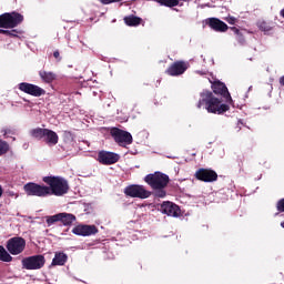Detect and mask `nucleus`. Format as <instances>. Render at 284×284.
<instances>
[{
  "mask_svg": "<svg viewBox=\"0 0 284 284\" xmlns=\"http://www.w3.org/2000/svg\"><path fill=\"white\" fill-rule=\"evenodd\" d=\"M202 105H204L205 110L210 114H223L230 110V105L221 103V100L214 98L210 91H204L201 93V99L197 103L199 110H201Z\"/></svg>",
  "mask_w": 284,
  "mask_h": 284,
  "instance_id": "nucleus-1",
  "label": "nucleus"
},
{
  "mask_svg": "<svg viewBox=\"0 0 284 284\" xmlns=\"http://www.w3.org/2000/svg\"><path fill=\"white\" fill-rule=\"evenodd\" d=\"M43 182L49 185V196H63V194H68V190H70V186L68 185V181L63 178L59 176H45L43 178Z\"/></svg>",
  "mask_w": 284,
  "mask_h": 284,
  "instance_id": "nucleus-2",
  "label": "nucleus"
},
{
  "mask_svg": "<svg viewBox=\"0 0 284 284\" xmlns=\"http://www.w3.org/2000/svg\"><path fill=\"white\" fill-rule=\"evenodd\" d=\"M145 183L152 187V190H164L170 183V176L161 172L149 174L144 178Z\"/></svg>",
  "mask_w": 284,
  "mask_h": 284,
  "instance_id": "nucleus-3",
  "label": "nucleus"
},
{
  "mask_svg": "<svg viewBox=\"0 0 284 284\" xmlns=\"http://www.w3.org/2000/svg\"><path fill=\"white\" fill-rule=\"evenodd\" d=\"M23 23V16L18 12L3 13L0 16V28H17Z\"/></svg>",
  "mask_w": 284,
  "mask_h": 284,
  "instance_id": "nucleus-4",
  "label": "nucleus"
},
{
  "mask_svg": "<svg viewBox=\"0 0 284 284\" xmlns=\"http://www.w3.org/2000/svg\"><path fill=\"white\" fill-rule=\"evenodd\" d=\"M24 192L28 194V196H50L49 186L39 185L32 182L24 185Z\"/></svg>",
  "mask_w": 284,
  "mask_h": 284,
  "instance_id": "nucleus-5",
  "label": "nucleus"
},
{
  "mask_svg": "<svg viewBox=\"0 0 284 284\" xmlns=\"http://www.w3.org/2000/svg\"><path fill=\"white\" fill-rule=\"evenodd\" d=\"M124 194H126V196H131L132 199H150L152 193L145 190V186L143 185L133 184L125 187Z\"/></svg>",
  "mask_w": 284,
  "mask_h": 284,
  "instance_id": "nucleus-6",
  "label": "nucleus"
},
{
  "mask_svg": "<svg viewBox=\"0 0 284 284\" xmlns=\"http://www.w3.org/2000/svg\"><path fill=\"white\" fill-rule=\"evenodd\" d=\"M45 265L43 255H32L22 260L23 270H41Z\"/></svg>",
  "mask_w": 284,
  "mask_h": 284,
  "instance_id": "nucleus-7",
  "label": "nucleus"
},
{
  "mask_svg": "<svg viewBox=\"0 0 284 284\" xmlns=\"http://www.w3.org/2000/svg\"><path fill=\"white\" fill-rule=\"evenodd\" d=\"M7 250L12 256H18V254H22L23 250H26V240L23 237H11L7 242Z\"/></svg>",
  "mask_w": 284,
  "mask_h": 284,
  "instance_id": "nucleus-8",
  "label": "nucleus"
},
{
  "mask_svg": "<svg viewBox=\"0 0 284 284\" xmlns=\"http://www.w3.org/2000/svg\"><path fill=\"white\" fill-rule=\"evenodd\" d=\"M111 135L113 136L115 143L120 144L122 148H125V145H131L132 143V134L121 129H112Z\"/></svg>",
  "mask_w": 284,
  "mask_h": 284,
  "instance_id": "nucleus-9",
  "label": "nucleus"
},
{
  "mask_svg": "<svg viewBox=\"0 0 284 284\" xmlns=\"http://www.w3.org/2000/svg\"><path fill=\"white\" fill-rule=\"evenodd\" d=\"M19 90L26 94H30L31 97H43V94H45V90H43L41 87L28 82L20 83Z\"/></svg>",
  "mask_w": 284,
  "mask_h": 284,
  "instance_id": "nucleus-10",
  "label": "nucleus"
},
{
  "mask_svg": "<svg viewBox=\"0 0 284 284\" xmlns=\"http://www.w3.org/2000/svg\"><path fill=\"white\" fill-rule=\"evenodd\" d=\"M72 233L77 236H92L99 234V229L95 225L80 224L73 227Z\"/></svg>",
  "mask_w": 284,
  "mask_h": 284,
  "instance_id": "nucleus-11",
  "label": "nucleus"
},
{
  "mask_svg": "<svg viewBox=\"0 0 284 284\" xmlns=\"http://www.w3.org/2000/svg\"><path fill=\"white\" fill-rule=\"evenodd\" d=\"M119 159H121L119 154L108 151H101L98 154V161L102 163V165H113V163H118Z\"/></svg>",
  "mask_w": 284,
  "mask_h": 284,
  "instance_id": "nucleus-12",
  "label": "nucleus"
},
{
  "mask_svg": "<svg viewBox=\"0 0 284 284\" xmlns=\"http://www.w3.org/2000/svg\"><path fill=\"white\" fill-rule=\"evenodd\" d=\"M195 178L199 181H204V183H212V181H216V179H219V175L213 170L200 169L196 171Z\"/></svg>",
  "mask_w": 284,
  "mask_h": 284,
  "instance_id": "nucleus-13",
  "label": "nucleus"
},
{
  "mask_svg": "<svg viewBox=\"0 0 284 284\" xmlns=\"http://www.w3.org/2000/svg\"><path fill=\"white\" fill-rule=\"evenodd\" d=\"M160 211L162 214H166V216H180L181 215V209L179 205L172 203V202H163L161 204Z\"/></svg>",
  "mask_w": 284,
  "mask_h": 284,
  "instance_id": "nucleus-14",
  "label": "nucleus"
},
{
  "mask_svg": "<svg viewBox=\"0 0 284 284\" xmlns=\"http://www.w3.org/2000/svg\"><path fill=\"white\" fill-rule=\"evenodd\" d=\"M185 70H187V62L178 61V62H174L166 70V73L170 74V77H180V74H183Z\"/></svg>",
  "mask_w": 284,
  "mask_h": 284,
  "instance_id": "nucleus-15",
  "label": "nucleus"
},
{
  "mask_svg": "<svg viewBox=\"0 0 284 284\" xmlns=\"http://www.w3.org/2000/svg\"><path fill=\"white\" fill-rule=\"evenodd\" d=\"M213 92L215 94H221V97H224L226 99V102L230 103L232 101V95H230V91H227V87H225L222 82H214L212 84Z\"/></svg>",
  "mask_w": 284,
  "mask_h": 284,
  "instance_id": "nucleus-16",
  "label": "nucleus"
},
{
  "mask_svg": "<svg viewBox=\"0 0 284 284\" xmlns=\"http://www.w3.org/2000/svg\"><path fill=\"white\" fill-rule=\"evenodd\" d=\"M206 23L210 26V28H212V30H215V32H226L227 30L225 22L216 18H210L206 20Z\"/></svg>",
  "mask_w": 284,
  "mask_h": 284,
  "instance_id": "nucleus-17",
  "label": "nucleus"
},
{
  "mask_svg": "<svg viewBox=\"0 0 284 284\" xmlns=\"http://www.w3.org/2000/svg\"><path fill=\"white\" fill-rule=\"evenodd\" d=\"M43 140L47 145H57L59 143V135L57 132L45 129Z\"/></svg>",
  "mask_w": 284,
  "mask_h": 284,
  "instance_id": "nucleus-18",
  "label": "nucleus"
},
{
  "mask_svg": "<svg viewBox=\"0 0 284 284\" xmlns=\"http://www.w3.org/2000/svg\"><path fill=\"white\" fill-rule=\"evenodd\" d=\"M65 263H68V255L65 253L62 252H58L55 253L51 265L52 266H57V265H65Z\"/></svg>",
  "mask_w": 284,
  "mask_h": 284,
  "instance_id": "nucleus-19",
  "label": "nucleus"
},
{
  "mask_svg": "<svg viewBox=\"0 0 284 284\" xmlns=\"http://www.w3.org/2000/svg\"><path fill=\"white\" fill-rule=\"evenodd\" d=\"M77 221V216H74L71 213H60V222L63 223V225H72Z\"/></svg>",
  "mask_w": 284,
  "mask_h": 284,
  "instance_id": "nucleus-20",
  "label": "nucleus"
},
{
  "mask_svg": "<svg viewBox=\"0 0 284 284\" xmlns=\"http://www.w3.org/2000/svg\"><path fill=\"white\" fill-rule=\"evenodd\" d=\"M39 75L42 81H44V83H52V81L57 79V74H54L53 72L40 71Z\"/></svg>",
  "mask_w": 284,
  "mask_h": 284,
  "instance_id": "nucleus-21",
  "label": "nucleus"
},
{
  "mask_svg": "<svg viewBox=\"0 0 284 284\" xmlns=\"http://www.w3.org/2000/svg\"><path fill=\"white\" fill-rule=\"evenodd\" d=\"M124 23H126V26H141V18L130 16L124 18Z\"/></svg>",
  "mask_w": 284,
  "mask_h": 284,
  "instance_id": "nucleus-22",
  "label": "nucleus"
},
{
  "mask_svg": "<svg viewBox=\"0 0 284 284\" xmlns=\"http://www.w3.org/2000/svg\"><path fill=\"white\" fill-rule=\"evenodd\" d=\"M0 261H3V263H10L12 261V256L3 246H0Z\"/></svg>",
  "mask_w": 284,
  "mask_h": 284,
  "instance_id": "nucleus-23",
  "label": "nucleus"
},
{
  "mask_svg": "<svg viewBox=\"0 0 284 284\" xmlns=\"http://www.w3.org/2000/svg\"><path fill=\"white\" fill-rule=\"evenodd\" d=\"M45 130L47 129H41V128H37L31 130V136H33L34 139H43V136L45 135Z\"/></svg>",
  "mask_w": 284,
  "mask_h": 284,
  "instance_id": "nucleus-24",
  "label": "nucleus"
},
{
  "mask_svg": "<svg viewBox=\"0 0 284 284\" xmlns=\"http://www.w3.org/2000/svg\"><path fill=\"white\" fill-rule=\"evenodd\" d=\"M60 213L51 216H47V224L50 227V225H54V223H59L60 220Z\"/></svg>",
  "mask_w": 284,
  "mask_h": 284,
  "instance_id": "nucleus-25",
  "label": "nucleus"
},
{
  "mask_svg": "<svg viewBox=\"0 0 284 284\" xmlns=\"http://www.w3.org/2000/svg\"><path fill=\"white\" fill-rule=\"evenodd\" d=\"M159 3H161V6L174 8L175 6H179V0H159Z\"/></svg>",
  "mask_w": 284,
  "mask_h": 284,
  "instance_id": "nucleus-26",
  "label": "nucleus"
},
{
  "mask_svg": "<svg viewBox=\"0 0 284 284\" xmlns=\"http://www.w3.org/2000/svg\"><path fill=\"white\" fill-rule=\"evenodd\" d=\"M257 26L262 32H270L272 30V26L265 21H260Z\"/></svg>",
  "mask_w": 284,
  "mask_h": 284,
  "instance_id": "nucleus-27",
  "label": "nucleus"
},
{
  "mask_svg": "<svg viewBox=\"0 0 284 284\" xmlns=\"http://www.w3.org/2000/svg\"><path fill=\"white\" fill-rule=\"evenodd\" d=\"M10 146L6 143V141L0 140V156H2V154H6Z\"/></svg>",
  "mask_w": 284,
  "mask_h": 284,
  "instance_id": "nucleus-28",
  "label": "nucleus"
},
{
  "mask_svg": "<svg viewBox=\"0 0 284 284\" xmlns=\"http://www.w3.org/2000/svg\"><path fill=\"white\" fill-rule=\"evenodd\" d=\"M119 1L122 0H100V3H103V6H108L110 3H119Z\"/></svg>",
  "mask_w": 284,
  "mask_h": 284,
  "instance_id": "nucleus-29",
  "label": "nucleus"
},
{
  "mask_svg": "<svg viewBox=\"0 0 284 284\" xmlns=\"http://www.w3.org/2000/svg\"><path fill=\"white\" fill-rule=\"evenodd\" d=\"M0 34H8L9 37H16L14 31L0 29Z\"/></svg>",
  "mask_w": 284,
  "mask_h": 284,
  "instance_id": "nucleus-30",
  "label": "nucleus"
},
{
  "mask_svg": "<svg viewBox=\"0 0 284 284\" xmlns=\"http://www.w3.org/2000/svg\"><path fill=\"white\" fill-rule=\"evenodd\" d=\"M277 210L278 212H284V199L277 202Z\"/></svg>",
  "mask_w": 284,
  "mask_h": 284,
  "instance_id": "nucleus-31",
  "label": "nucleus"
},
{
  "mask_svg": "<svg viewBox=\"0 0 284 284\" xmlns=\"http://www.w3.org/2000/svg\"><path fill=\"white\" fill-rule=\"evenodd\" d=\"M227 23H230L231 26H234V23H236V18L234 17H230L226 19Z\"/></svg>",
  "mask_w": 284,
  "mask_h": 284,
  "instance_id": "nucleus-32",
  "label": "nucleus"
},
{
  "mask_svg": "<svg viewBox=\"0 0 284 284\" xmlns=\"http://www.w3.org/2000/svg\"><path fill=\"white\" fill-rule=\"evenodd\" d=\"M160 192L156 193V196H159L160 199H163L165 196V192L163 191V189H159Z\"/></svg>",
  "mask_w": 284,
  "mask_h": 284,
  "instance_id": "nucleus-33",
  "label": "nucleus"
},
{
  "mask_svg": "<svg viewBox=\"0 0 284 284\" xmlns=\"http://www.w3.org/2000/svg\"><path fill=\"white\" fill-rule=\"evenodd\" d=\"M4 136H8V134H12V131L10 129L3 130Z\"/></svg>",
  "mask_w": 284,
  "mask_h": 284,
  "instance_id": "nucleus-34",
  "label": "nucleus"
},
{
  "mask_svg": "<svg viewBox=\"0 0 284 284\" xmlns=\"http://www.w3.org/2000/svg\"><path fill=\"white\" fill-rule=\"evenodd\" d=\"M53 57H54L55 59H59V51L53 52Z\"/></svg>",
  "mask_w": 284,
  "mask_h": 284,
  "instance_id": "nucleus-35",
  "label": "nucleus"
},
{
  "mask_svg": "<svg viewBox=\"0 0 284 284\" xmlns=\"http://www.w3.org/2000/svg\"><path fill=\"white\" fill-rule=\"evenodd\" d=\"M280 83L284 85V75L280 79Z\"/></svg>",
  "mask_w": 284,
  "mask_h": 284,
  "instance_id": "nucleus-36",
  "label": "nucleus"
},
{
  "mask_svg": "<svg viewBox=\"0 0 284 284\" xmlns=\"http://www.w3.org/2000/svg\"><path fill=\"white\" fill-rule=\"evenodd\" d=\"M233 30H234L236 33H239V29H236V28H233Z\"/></svg>",
  "mask_w": 284,
  "mask_h": 284,
  "instance_id": "nucleus-37",
  "label": "nucleus"
},
{
  "mask_svg": "<svg viewBox=\"0 0 284 284\" xmlns=\"http://www.w3.org/2000/svg\"><path fill=\"white\" fill-rule=\"evenodd\" d=\"M282 17H284V9L281 11Z\"/></svg>",
  "mask_w": 284,
  "mask_h": 284,
  "instance_id": "nucleus-38",
  "label": "nucleus"
},
{
  "mask_svg": "<svg viewBox=\"0 0 284 284\" xmlns=\"http://www.w3.org/2000/svg\"><path fill=\"white\" fill-rule=\"evenodd\" d=\"M281 227H284V222L281 223Z\"/></svg>",
  "mask_w": 284,
  "mask_h": 284,
  "instance_id": "nucleus-39",
  "label": "nucleus"
}]
</instances>
